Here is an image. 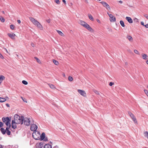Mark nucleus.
<instances>
[{
  "label": "nucleus",
  "instance_id": "nucleus-10",
  "mask_svg": "<svg viewBox=\"0 0 148 148\" xmlns=\"http://www.w3.org/2000/svg\"><path fill=\"white\" fill-rule=\"evenodd\" d=\"M45 134L44 133H42L40 136L42 140H44V141H47V138H45Z\"/></svg>",
  "mask_w": 148,
  "mask_h": 148
},
{
  "label": "nucleus",
  "instance_id": "nucleus-2",
  "mask_svg": "<svg viewBox=\"0 0 148 148\" xmlns=\"http://www.w3.org/2000/svg\"><path fill=\"white\" fill-rule=\"evenodd\" d=\"M2 120L3 122H5V124L7 126H11L10 122L11 120V118L10 117H6L5 118L3 117L2 118Z\"/></svg>",
  "mask_w": 148,
  "mask_h": 148
},
{
  "label": "nucleus",
  "instance_id": "nucleus-40",
  "mask_svg": "<svg viewBox=\"0 0 148 148\" xmlns=\"http://www.w3.org/2000/svg\"><path fill=\"white\" fill-rule=\"evenodd\" d=\"M55 2L58 4H60V1L59 0H55Z\"/></svg>",
  "mask_w": 148,
  "mask_h": 148
},
{
  "label": "nucleus",
  "instance_id": "nucleus-39",
  "mask_svg": "<svg viewBox=\"0 0 148 148\" xmlns=\"http://www.w3.org/2000/svg\"><path fill=\"white\" fill-rule=\"evenodd\" d=\"M145 134V136H147V138L148 139V132L147 131L145 132L144 133Z\"/></svg>",
  "mask_w": 148,
  "mask_h": 148
},
{
  "label": "nucleus",
  "instance_id": "nucleus-46",
  "mask_svg": "<svg viewBox=\"0 0 148 148\" xmlns=\"http://www.w3.org/2000/svg\"><path fill=\"white\" fill-rule=\"evenodd\" d=\"M50 19H49L48 20H47L46 21L48 23H49L50 22Z\"/></svg>",
  "mask_w": 148,
  "mask_h": 148
},
{
  "label": "nucleus",
  "instance_id": "nucleus-8",
  "mask_svg": "<svg viewBox=\"0 0 148 148\" xmlns=\"http://www.w3.org/2000/svg\"><path fill=\"white\" fill-rule=\"evenodd\" d=\"M77 91L82 96L84 97L86 96V94L84 90L78 89L77 90Z\"/></svg>",
  "mask_w": 148,
  "mask_h": 148
},
{
  "label": "nucleus",
  "instance_id": "nucleus-50",
  "mask_svg": "<svg viewBox=\"0 0 148 148\" xmlns=\"http://www.w3.org/2000/svg\"><path fill=\"white\" fill-rule=\"evenodd\" d=\"M144 26H145L146 28H148V23L145 25Z\"/></svg>",
  "mask_w": 148,
  "mask_h": 148
},
{
  "label": "nucleus",
  "instance_id": "nucleus-62",
  "mask_svg": "<svg viewBox=\"0 0 148 148\" xmlns=\"http://www.w3.org/2000/svg\"><path fill=\"white\" fill-rule=\"evenodd\" d=\"M134 20H136V21H138V19H136V18L135 19H134Z\"/></svg>",
  "mask_w": 148,
  "mask_h": 148
},
{
  "label": "nucleus",
  "instance_id": "nucleus-7",
  "mask_svg": "<svg viewBox=\"0 0 148 148\" xmlns=\"http://www.w3.org/2000/svg\"><path fill=\"white\" fill-rule=\"evenodd\" d=\"M108 14L110 17V20L111 22H113L116 21V18L111 14H109L108 13Z\"/></svg>",
  "mask_w": 148,
  "mask_h": 148
},
{
  "label": "nucleus",
  "instance_id": "nucleus-17",
  "mask_svg": "<svg viewBox=\"0 0 148 148\" xmlns=\"http://www.w3.org/2000/svg\"><path fill=\"white\" fill-rule=\"evenodd\" d=\"M126 38L128 39L129 40L130 42H132L133 41V38L131 36L127 35V36Z\"/></svg>",
  "mask_w": 148,
  "mask_h": 148
},
{
  "label": "nucleus",
  "instance_id": "nucleus-64",
  "mask_svg": "<svg viewBox=\"0 0 148 148\" xmlns=\"http://www.w3.org/2000/svg\"><path fill=\"white\" fill-rule=\"evenodd\" d=\"M5 49V50H6V51L7 52H8V51H7V50L6 49Z\"/></svg>",
  "mask_w": 148,
  "mask_h": 148
},
{
  "label": "nucleus",
  "instance_id": "nucleus-55",
  "mask_svg": "<svg viewBox=\"0 0 148 148\" xmlns=\"http://www.w3.org/2000/svg\"><path fill=\"white\" fill-rule=\"evenodd\" d=\"M134 116V115L133 114H131L130 115V116L131 118V117H132L133 116Z\"/></svg>",
  "mask_w": 148,
  "mask_h": 148
},
{
  "label": "nucleus",
  "instance_id": "nucleus-60",
  "mask_svg": "<svg viewBox=\"0 0 148 148\" xmlns=\"http://www.w3.org/2000/svg\"><path fill=\"white\" fill-rule=\"evenodd\" d=\"M2 145H0V148H2Z\"/></svg>",
  "mask_w": 148,
  "mask_h": 148
},
{
  "label": "nucleus",
  "instance_id": "nucleus-21",
  "mask_svg": "<svg viewBox=\"0 0 148 148\" xmlns=\"http://www.w3.org/2000/svg\"><path fill=\"white\" fill-rule=\"evenodd\" d=\"M0 130L3 134H5L6 130H5L3 128H1Z\"/></svg>",
  "mask_w": 148,
  "mask_h": 148
},
{
  "label": "nucleus",
  "instance_id": "nucleus-19",
  "mask_svg": "<svg viewBox=\"0 0 148 148\" xmlns=\"http://www.w3.org/2000/svg\"><path fill=\"white\" fill-rule=\"evenodd\" d=\"M5 77L2 75H0V85L2 83V81L5 79Z\"/></svg>",
  "mask_w": 148,
  "mask_h": 148
},
{
  "label": "nucleus",
  "instance_id": "nucleus-37",
  "mask_svg": "<svg viewBox=\"0 0 148 148\" xmlns=\"http://www.w3.org/2000/svg\"><path fill=\"white\" fill-rule=\"evenodd\" d=\"M144 91L145 93L147 95V96L148 97V91L147 90H144Z\"/></svg>",
  "mask_w": 148,
  "mask_h": 148
},
{
  "label": "nucleus",
  "instance_id": "nucleus-48",
  "mask_svg": "<svg viewBox=\"0 0 148 148\" xmlns=\"http://www.w3.org/2000/svg\"><path fill=\"white\" fill-rule=\"evenodd\" d=\"M31 45L33 47H34V45L33 42L31 43Z\"/></svg>",
  "mask_w": 148,
  "mask_h": 148
},
{
  "label": "nucleus",
  "instance_id": "nucleus-25",
  "mask_svg": "<svg viewBox=\"0 0 148 148\" xmlns=\"http://www.w3.org/2000/svg\"><path fill=\"white\" fill-rule=\"evenodd\" d=\"M6 101V99L5 98L0 97V102H3Z\"/></svg>",
  "mask_w": 148,
  "mask_h": 148
},
{
  "label": "nucleus",
  "instance_id": "nucleus-9",
  "mask_svg": "<svg viewBox=\"0 0 148 148\" xmlns=\"http://www.w3.org/2000/svg\"><path fill=\"white\" fill-rule=\"evenodd\" d=\"M37 126L35 124H32L31 127L30 129L33 131H36L37 129Z\"/></svg>",
  "mask_w": 148,
  "mask_h": 148
},
{
  "label": "nucleus",
  "instance_id": "nucleus-24",
  "mask_svg": "<svg viewBox=\"0 0 148 148\" xmlns=\"http://www.w3.org/2000/svg\"><path fill=\"white\" fill-rule=\"evenodd\" d=\"M48 85L50 87V88L52 89H53L56 88L55 87L53 84H49Z\"/></svg>",
  "mask_w": 148,
  "mask_h": 148
},
{
  "label": "nucleus",
  "instance_id": "nucleus-20",
  "mask_svg": "<svg viewBox=\"0 0 148 148\" xmlns=\"http://www.w3.org/2000/svg\"><path fill=\"white\" fill-rule=\"evenodd\" d=\"M44 148H52V146L49 144H47L45 145Z\"/></svg>",
  "mask_w": 148,
  "mask_h": 148
},
{
  "label": "nucleus",
  "instance_id": "nucleus-30",
  "mask_svg": "<svg viewBox=\"0 0 148 148\" xmlns=\"http://www.w3.org/2000/svg\"><path fill=\"white\" fill-rule=\"evenodd\" d=\"M121 25L123 27H124L125 25L124 22L122 21H120V22Z\"/></svg>",
  "mask_w": 148,
  "mask_h": 148
},
{
  "label": "nucleus",
  "instance_id": "nucleus-54",
  "mask_svg": "<svg viewBox=\"0 0 148 148\" xmlns=\"http://www.w3.org/2000/svg\"><path fill=\"white\" fill-rule=\"evenodd\" d=\"M62 1L65 4H66V1L65 0H62Z\"/></svg>",
  "mask_w": 148,
  "mask_h": 148
},
{
  "label": "nucleus",
  "instance_id": "nucleus-6",
  "mask_svg": "<svg viewBox=\"0 0 148 148\" xmlns=\"http://www.w3.org/2000/svg\"><path fill=\"white\" fill-rule=\"evenodd\" d=\"M102 4L103 6L106 8L107 9L110 10V8L109 5L106 2L104 1H101L100 2Z\"/></svg>",
  "mask_w": 148,
  "mask_h": 148
},
{
  "label": "nucleus",
  "instance_id": "nucleus-11",
  "mask_svg": "<svg viewBox=\"0 0 148 148\" xmlns=\"http://www.w3.org/2000/svg\"><path fill=\"white\" fill-rule=\"evenodd\" d=\"M20 116L18 114H15L14 116V120H12V121H14L16 123V121L18 120V119H20Z\"/></svg>",
  "mask_w": 148,
  "mask_h": 148
},
{
  "label": "nucleus",
  "instance_id": "nucleus-32",
  "mask_svg": "<svg viewBox=\"0 0 148 148\" xmlns=\"http://www.w3.org/2000/svg\"><path fill=\"white\" fill-rule=\"evenodd\" d=\"M68 79H69V81L71 82L73 80V79L72 77H71V76H69V77H68Z\"/></svg>",
  "mask_w": 148,
  "mask_h": 148
},
{
  "label": "nucleus",
  "instance_id": "nucleus-4",
  "mask_svg": "<svg viewBox=\"0 0 148 148\" xmlns=\"http://www.w3.org/2000/svg\"><path fill=\"white\" fill-rule=\"evenodd\" d=\"M23 118L24 116H20V119H18V120L16 121V123L17 124H23Z\"/></svg>",
  "mask_w": 148,
  "mask_h": 148
},
{
  "label": "nucleus",
  "instance_id": "nucleus-49",
  "mask_svg": "<svg viewBox=\"0 0 148 148\" xmlns=\"http://www.w3.org/2000/svg\"><path fill=\"white\" fill-rule=\"evenodd\" d=\"M144 16L146 18L148 19V15H144Z\"/></svg>",
  "mask_w": 148,
  "mask_h": 148
},
{
  "label": "nucleus",
  "instance_id": "nucleus-59",
  "mask_svg": "<svg viewBox=\"0 0 148 148\" xmlns=\"http://www.w3.org/2000/svg\"><path fill=\"white\" fill-rule=\"evenodd\" d=\"M63 77H65V74H63Z\"/></svg>",
  "mask_w": 148,
  "mask_h": 148
},
{
  "label": "nucleus",
  "instance_id": "nucleus-35",
  "mask_svg": "<svg viewBox=\"0 0 148 148\" xmlns=\"http://www.w3.org/2000/svg\"><path fill=\"white\" fill-rule=\"evenodd\" d=\"M134 52L136 54H138V55H139L140 54V53L139 52L136 50H134Z\"/></svg>",
  "mask_w": 148,
  "mask_h": 148
},
{
  "label": "nucleus",
  "instance_id": "nucleus-43",
  "mask_svg": "<svg viewBox=\"0 0 148 148\" xmlns=\"http://www.w3.org/2000/svg\"><path fill=\"white\" fill-rule=\"evenodd\" d=\"M39 147L40 148H42V144L41 143H40L39 144Z\"/></svg>",
  "mask_w": 148,
  "mask_h": 148
},
{
  "label": "nucleus",
  "instance_id": "nucleus-26",
  "mask_svg": "<svg viewBox=\"0 0 148 148\" xmlns=\"http://www.w3.org/2000/svg\"><path fill=\"white\" fill-rule=\"evenodd\" d=\"M142 56L143 58L144 59L147 60V59L148 56L146 54H144Z\"/></svg>",
  "mask_w": 148,
  "mask_h": 148
},
{
  "label": "nucleus",
  "instance_id": "nucleus-56",
  "mask_svg": "<svg viewBox=\"0 0 148 148\" xmlns=\"http://www.w3.org/2000/svg\"><path fill=\"white\" fill-rule=\"evenodd\" d=\"M119 2L120 3H123V1H119Z\"/></svg>",
  "mask_w": 148,
  "mask_h": 148
},
{
  "label": "nucleus",
  "instance_id": "nucleus-5",
  "mask_svg": "<svg viewBox=\"0 0 148 148\" xmlns=\"http://www.w3.org/2000/svg\"><path fill=\"white\" fill-rule=\"evenodd\" d=\"M23 118L24 116H20V119H18V120L16 121V123L17 124H23Z\"/></svg>",
  "mask_w": 148,
  "mask_h": 148
},
{
  "label": "nucleus",
  "instance_id": "nucleus-44",
  "mask_svg": "<svg viewBox=\"0 0 148 148\" xmlns=\"http://www.w3.org/2000/svg\"><path fill=\"white\" fill-rule=\"evenodd\" d=\"M114 84V83L112 82H110L109 83V85L110 86H112Z\"/></svg>",
  "mask_w": 148,
  "mask_h": 148
},
{
  "label": "nucleus",
  "instance_id": "nucleus-61",
  "mask_svg": "<svg viewBox=\"0 0 148 148\" xmlns=\"http://www.w3.org/2000/svg\"><path fill=\"white\" fill-rule=\"evenodd\" d=\"M97 21L98 22H100V21H99V20H97Z\"/></svg>",
  "mask_w": 148,
  "mask_h": 148
},
{
  "label": "nucleus",
  "instance_id": "nucleus-47",
  "mask_svg": "<svg viewBox=\"0 0 148 148\" xmlns=\"http://www.w3.org/2000/svg\"><path fill=\"white\" fill-rule=\"evenodd\" d=\"M140 23L141 25H142L144 26H145V25L144 24V23L143 22V21L141 22Z\"/></svg>",
  "mask_w": 148,
  "mask_h": 148
},
{
  "label": "nucleus",
  "instance_id": "nucleus-51",
  "mask_svg": "<svg viewBox=\"0 0 148 148\" xmlns=\"http://www.w3.org/2000/svg\"><path fill=\"white\" fill-rule=\"evenodd\" d=\"M6 106L7 107H10V105L8 103H6L5 104Z\"/></svg>",
  "mask_w": 148,
  "mask_h": 148
},
{
  "label": "nucleus",
  "instance_id": "nucleus-58",
  "mask_svg": "<svg viewBox=\"0 0 148 148\" xmlns=\"http://www.w3.org/2000/svg\"><path fill=\"white\" fill-rule=\"evenodd\" d=\"M2 12L3 14H4V13H5L4 12V11H2Z\"/></svg>",
  "mask_w": 148,
  "mask_h": 148
},
{
  "label": "nucleus",
  "instance_id": "nucleus-34",
  "mask_svg": "<svg viewBox=\"0 0 148 148\" xmlns=\"http://www.w3.org/2000/svg\"><path fill=\"white\" fill-rule=\"evenodd\" d=\"M22 83L25 85H27L28 84L27 82L25 80L22 81Z\"/></svg>",
  "mask_w": 148,
  "mask_h": 148
},
{
  "label": "nucleus",
  "instance_id": "nucleus-1",
  "mask_svg": "<svg viewBox=\"0 0 148 148\" xmlns=\"http://www.w3.org/2000/svg\"><path fill=\"white\" fill-rule=\"evenodd\" d=\"M29 19L35 25L39 28L41 30H42L43 27L42 25L37 20L32 17L29 18Z\"/></svg>",
  "mask_w": 148,
  "mask_h": 148
},
{
  "label": "nucleus",
  "instance_id": "nucleus-36",
  "mask_svg": "<svg viewBox=\"0 0 148 148\" xmlns=\"http://www.w3.org/2000/svg\"><path fill=\"white\" fill-rule=\"evenodd\" d=\"M14 26L13 25H10V28L12 29H14Z\"/></svg>",
  "mask_w": 148,
  "mask_h": 148
},
{
  "label": "nucleus",
  "instance_id": "nucleus-12",
  "mask_svg": "<svg viewBox=\"0 0 148 148\" xmlns=\"http://www.w3.org/2000/svg\"><path fill=\"white\" fill-rule=\"evenodd\" d=\"M7 34L8 36L12 39L13 40L15 39V37L16 36L13 33H8Z\"/></svg>",
  "mask_w": 148,
  "mask_h": 148
},
{
  "label": "nucleus",
  "instance_id": "nucleus-16",
  "mask_svg": "<svg viewBox=\"0 0 148 148\" xmlns=\"http://www.w3.org/2000/svg\"><path fill=\"white\" fill-rule=\"evenodd\" d=\"M84 27L86 28V29H87L88 30H89L90 31H91V30L92 29V28L90 27V26L89 25H88L87 23H86V25H85Z\"/></svg>",
  "mask_w": 148,
  "mask_h": 148
},
{
  "label": "nucleus",
  "instance_id": "nucleus-45",
  "mask_svg": "<svg viewBox=\"0 0 148 148\" xmlns=\"http://www.w3.org/2000/svg\"><path fill=\"white\" fill-rule=\"evenodd\" d=\"M0 57L1 59H3L4 58L3 56V55L1 53H0Z\"/></svg>",
  "mask_w": 148,
  "mask_h": 148
},
{
  "label": "nucleus",
  "instance_id": "nucleus-23",
  "mask_svg": "<svg viewBox=\"0 0 148 148\" xmlns=\"http://www.w3.org/2000/svg\"><path fill=\"white\" fill-rule=\"evenodd\" d=\"M131 118L135 123H137V120H136V117H135L134 116L132 117H131Z\"/></svg>",
  "mask_w": 148,
  "mask_h": 148
},
{
  "label": "nucleus",
  "instance_id": "nucleus-28",
  "mask_svg": "<svg viewBox=\"0 0 148 148\" xmlns=\"http://www.w3.org/2000/svg\"><path fill=\"white\" fill-rule=\"evenodd\" d=\"M53 61L54 64L56 65H58L59 64L58 62L55 60L53 59Z\"/></svg>",
  "mask_w": 148,
  "mask_h": 148
},
{
  "label": "nucleus",
  "instance_id": "nucleus-52",
  "mask_svg": "<svg viewBox=\"0 0 148 148\" xmlns=\"http://www.w3.org/2000/svg\"><path fill=\"white\" fill-rule=\"evenodd\" d=\"M128 114H129V115L130 116V115L131 114H132V112H128Z\"/></svg>",
  "mask_w": 148,
  "mask_h": 148
},
{
  "label": "nucleus",
  "instance_id": "nucleus-15",
  "mask_svg": "<svg viewBox=\"0 0 148 148\" xmlns=\"http://www.w3.org/2000/svg\"><path fill=\"white\" fill-rule=\"evenodd\" d=\"M126 19L128 21L129 23H132L133 22L132 19L130 17H126Z\"/></svg>",
  "mask_w": 148,
  "mask_h": 148
},
{
  "label": "nucleus",
  "instance_id": "nucleus-41",
  "mask_svg": "<svg viewBox=\"0 0 148 148\" xmlns=\"http://www.w3.org/2000/svg\"><path fill=\"white\" fill-rule=\"evenodd\" d=\"M94 92H95L96 94H97V95H99V92L98 91H97V90H94Z\"/></svg>",
  "mask_w": 148,
  "mask_h": 148
},
{
  "label": "nucleus",
  "instance_id": "nucleus-18",
  "mask_svg": "<svg viewBox=\"0 0 148 148\" xmlns=\"http://www.w3.org/2000/svg\"><path fill=\"white\" fill-rule=\"evenodd\" d=\"M86 23L85 22L83 21L82 20H80L79 21V23L81 25H82L83 26V27H84L85 25L86 24Z\"/></svg>",
  "mask_w": 148,
  "mask_h": 148
},
{
  "label": "nucleus",
  "instance_id": "nucleus-13",
  "mask_svg": "<svg viewBox=\"0 0 148 148\" xmlns=\"http://www.w3.org/2000/svg\"><path fill=\"white\" fill-rule=\"evenodd\" d=\"M10 126H7V127L6 128V132L8 135H10L11 133L10 131L9 130L10 127Z\"/></svg>",
  "mask_w": 148,
  "mask_h": 148
},
{
  "label": "nucleus",
  "instance_id": "nucleus-3",
  "mask_svg": "<svg viewBox=\"0 0 148 148\" xmlns=\"http://www.w3.org/2000/svg\"><path fill=\"white\" fill-rule=\"evenodd\" d=\"M23 123L25 125L29 126L30 125V121L29 119L25 117L23 118Z\"/></svg>",
  "mask_w": 148,
  "mask_h": 148
},
{
  "label": "nucleus",
  "instance_id": "nucleus-38",
  "mask_svg": "<svg viewBox=\"0 0 148 148\" xmlns=\"http://www.w3.org/2000/svg\"><path fill=\"white\" fill-rule=\"evenodd\" d=\"M21 98L23 100L24 102L26 103H27V100L26 99L24 98V99L23 97H21Z\"/></svg>",
  "mask_w": 148,
  "mask_h": 148
},
{
  "label": "nucleus",
  "instance_id": "nucleus-63",
  "mask_svg": "<svg viewBox=\"0 0 148 148\" xmlns=\"http://www.w3.org/2000/svg\"><path fill=\"white\" fill-rule=\"evenodd\" d=\"M5 97L6 98H7V99H9V98L8 97Z\"/></svg>",
  "mask_w": 148,
  "mask_h": 148
},
{
  "label": "nucleus",
  "instance_id": "nucleus-27",
  "mask_svg": "<svg viewBox=\"0 0 148 148\" xmlns=\"http://www.w3.org/2000/svg\"><path fill=\"white\" fill-rule=\"evenodd\" d=\"M57 31L58 34L61 36H64L63 34L60 31L57 30Z\"/></svg>",
  "mask_w": 148,
  "mask_h": 148
},
{
  "label": "nucleus",
  "instance_id": "nucleus-33",
  "mask_svg": "<svg viewBox=\"0 0 148 148\" xmlns=\"http://www.w3.org/2000/svg\"><path fill=\"white\" fill-rule=\"evenodd\" d=\"M0 20H1V21L2 22H4V21H5V19L3 17H2L1 16V18H0Z\"/></svg>",
  "mask_w": 148,
  "mask_h": 148
},
{
  "label": "nucleus",
  "instance_id": "nucleus-42",
  "mask_svg": "<svg viewBox=\"0 0 148 148\" xmlns=\"http://www.w3.org/2000/svg\"><path fill=\"white\" fill-rule=\"evenodd\" d=\"M3 123L2 122L0 121V127H2L3 126Z\"/></svg>",
  "mask_w": 148,
  "mask_h": 148
},
{
  "label": "nucleus",
  "instance_id": "nucleus-57",
  "mask_svg": "<svg viewBox=\"0 0 148 148\" xmlns=\"http://www.w3.org/2000/svg\"><path fill=\"white\" fill-rule=\"evenodd\" d=\"M146 63L148 65V60L147 61Z\"/></svg>",
  "mask_w": 148,
  "mask_h": 148
},
{
  "label": "nucleus",
  "instance_id": "nucleus-22",
  "mask_svg": "<svg viewBox=\"0 0 148 148\" xmlns=\"http://www.w3.org/2000/svg\"><path fill=\"white\" fill-rule=\"evenodd\" d=\"M36 132H34L32 134V136L33 137V138L35 139V140H38L37 138V137L36 136Z\"/></svg>",
  "mask_w": 148,
  "mask_h": 148
},
{
  "label": "nucleus",
  "instance_id": "nucleus-53",
  "mask_svg": "<svg viewBox=\"0 0 148 148\" xmlns=\"http://www.w3.org/2000/svg\"><path fill=\"white\" fill-rule=\"evenodd\" d=\"M17 22L18 23H21V21L20 20H17Z\"/></svg>",
  "mask_w": 148,
  "mask_h": 148
},
{
  "label": "nucleus",
  "instance_id": "nucleus-14",
  "mask_svg": "<svg viewBox=\"0 0 148 148\" xmlns=\"http://www.w3.org/2000/svg\"><path fill=\"white\" fill-rule=\"evenodd\" d=\"M16 123L14 121H12V127L15 129L16 128L17 126L16 125Z\"/></svg>",
  "mask_w": 148,
  "mask_h": 148
},
{
  "label": "nucleus",
  "instance_id": "nucleus-31",
  "mask_svg": "<svg viewBox=\"0 0 148 148\" xmlns=\"http://www.w3.org/2000/svg\"><path fill=\"white\" fill-rule=\"evenodd\" d=\"M34 58L36 60L37 62L39 63H41L40 60L37 58L36 57H34Z\"/></svg>",
  "mask_w": 148,
  "mask_h": 148
},
{
  "label": "nucleus",
  "instance_id": "nucleus-29",
  "mask_svg": "<svg viewBox=\"0 0 148 148\" xmlns=\"http://www.w3.org/2000/svg\"><path fill=\"white\" fill-rule=\"evenodd\" d=\"M88 16L90 20H91V21H93L94 20V19H93L92 16L91 14H89L88 15Z\"/></svg>",
  "mask_w": 148,
  "mask_h": 148
}]
</instances>
